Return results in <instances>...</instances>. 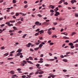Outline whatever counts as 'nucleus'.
Here are the masks:
<instances>
[{
  "label": "nucleus",
  "mask_w": 78,
  "mask_h": 78,
  "mask_svg": "<svg viewBox=\"0 0 78 78\" xmlns=\"http://www.w3.org/2000/svg\"><path fill=\"white\" fill-rule=\"evenodd\" d=\"M29 58L30 60H33V58H32V57H29Z\"/></svg>",
  "instance_id": "e433bc0d"
},
{
  "label": "nucleus",
  "mask_w": 78,
  "mask_h": 78,
  "mask_svg": "<svg viewBox=\"0 0 78 78\" xmlns=\"http://www.w3.org/2000/svg\"><path fill=\"white\" fill-rule=\"evenodd\" d=\"M8 55H9V53H6L4 54V56H8Z\"/></svg>",
  "instance_id": "a211bd4d"
},
{
  "label": "nucleus",
  "mask_w": 78,
  "mask_h": 78,
  "mask_svg": "<svg viewBox=\"0 0 78 78\" xmlns=\"http://www.w3.org/2000/svg\"><path fill=\"white\" fill-rule=\"evenodd\" d=\"M54 25H56L58 24V23H53Z\"/></svg>",
  "instance_id": "49530a36"
},
{
  "label": "nucleus",
  "mask_w": 78,
  "mask_h": 78,
  "mask_svg": "<svg viewBox=\"0 0 78 78\" xmlns=\"http://www.w3.org/2000/svg\"><path fill=\"white\" fill-rule=\"evenodd\" d=\"M52 38H54V37H55V38H57V36L55 35H54L52 37Z\"/></svg>",
  "instance_id": "ddd939ff"
},
{
  "label": "nucleus",
  "mask_w": 78,
  "mask_h": 78,
  "mask_svg": "<svg viewBox=\"0 0 78 78\" xmlns=\"http://www.w3.org/2000/svg\"><path fill=\"white\" fill-rule=\"evenodd\" d=\"M48 61H55V59H48Z\"/></svg>",
  "instance_id": "2eb2a0df"
},
{
  "label": "nucleus",
  "mask_w": 78,
  "mask_h": 78,
  "mask_svg": "<svg viewBox=\"0 0 78 78\" xmlns=\"http://www.w3.org/2000/svg\"><path fill=\"white\" fill-rule=\"evenodd\" d=\"M17 23H18V24H20V23H22V22L19 21V22H18Z\"/></svg>",
  "instance_id": "a18cd8bd"
},
{
  "label": "nucleus",
  "mask_w": 78,
  "mask_h": 78,
  "mask_svg": "<svg viewBox=\"0 0 78 78\" xmlns=\"http://www.w3.org/2000/svg\"><path fill=\"white\" fill-rule=\"evenodd\" d=\"M49 75H50L51 77H52V78L55 77V76H56L54 75V74H50Z\"/></svg>",
  "instance_id": "7ed1b4c3"
},
{
  "label": "nucleus",
  "mask_w": 78,
  "mask_h": 78,
  "mask_svg": "<svg viewBox=\"0 0 78 78\" xmlns=\"http://www.w3.org/2000/svg\"><path fill=\"white\" fill-rule=\"evenodd\" d=\"M26 77V76L25 75H24V76H22V77L23 78H25Z\"/></svg>",
  "instance_id": "79ce46f5"
},
{
  "label": "nucleus",
  "mask_w": 78,
  "mask_h": 78,
  "mask_svg": "<svg viewBox=\"0 0 78 78\" xmlns=\"http://www.w3.org/2000/svg\"><path fill=\"white\" fill-rule=\"evenodd\" d=\"M39 22H36L35 23V24L36 25H37V26L39 25Z\"/></svg>",
  "instance_id": "0eeeda50"
},
{
  "label": "nucleus",
  "mask_w": 78,
  "mask_h": 78,
  "mask_svg": "<svg viewBox=\"0 0 78 78\" xmlns=\"http://www.w3.org/2000/svg\"><path fill=\"white\" fill-rule=\"evenodd\" d=\"M50 12H54V10H50Z\"/></svg>",
  "instance_id": "c9c22d12"
},
{
  "label": "nucleus",
  "mask_w": 78,
  "mask_h": 78,
  "mask_svg": "<svg viewBox=\"0 0 78 78\" xmlns=\"http://www.w3.org/2000/svg\"><path fill=\"white\" fill-rule=\"evenodd\" d=\"M17 56H20V54H19V52L17 53Z\"/></svg>",
  "instance_id": "680f3d73"
},
{
  "label": "nucleus",
  "mask_w": 78,
  "mask_h": 78,
  "mask_svg": "<svg viewBox=\"0 0 78 78\" xmlns=\"http://www.w3.org/2000/svg\"><path fill=\"white\" fill-rule=\"evenodd\" d=\"M38 35H39V33H36L35 34V36H38Z\"/></svg>",
  "instance_id": "72a5a7b5"
},
{
  "label": "nucleus",
  "mask_w": 78,
  "mask_h": 78,
  "mask_svg": "<svg viewBox=\"0 0 78 78\" xmlns=\"http://www.w3.org/2000/svg\"><path fill=\"white\" fill-rule=\"evenodd\" d=\"M21 20L22 21V22H23V17H22L21 19Z\"/></svg>",
  "instance_id": "6e6d98bb"
},
{
  "label": "nucleus",
  "mask_w": 78,
  "mask_h": 78,
  "mask_svg": "<svg viewBox=\"0 0 78 78\" xmlns=\"http://www.w3.org/2000/svg\"><path fill=\"white\" fill-rule=\"evenodd\" d=\"M48 23H47L45 22L44 23H43L42 24V25H46L47 26V25H48Z\"/></svg>",
  "instance_id": "423d86ee"
},
{
  "label": "nucleus",
  "mask_w": 78,
  "mask_h": 78,
  "mask_svg": "<svg viewBox=\"0 0 78 78\" xmlns=\"http://www.w3.org/2000/svg\"><path fill=\"white\" fill-rule=\"evenodd\" d=\"M12 2H13V3H16V0H13Z\"/></svg>",
  "instance_id": "b1692460"
},
{
  "label": "nucleus",
  "mask_w": 78,
  "mask_h": 78,
  "mask_svg": "<svg viewBox=\"0 0 78 78\" xmlns=\"http://www.w3.org/2000/svg\"><path fill=\"white\" fill-rule=\"evenodd\" d=\"M76 34V33L75 32H73L71 36H73V35H74V34Z\"/></svg>",
  "instance_id": "f3484780"
},
{
  "label": "nucleus",
  "mask_w": 78,
  "mask_h": 78,
  "mask_svg": "<svg viewBox=\"0 0 78 78\" xmlns=\"http://www.w3.org/2000/svg\"><path fill=\"white\" fill-rule=\"evenodd\" d=\"M30 69H33V67H30L29 68Z\"/></svg>",
  "instance_id": "8fccbe9b"
},
{
  "label": "nucleus",
  "mask_w": 78,
  "mask_h": 78,
  "mask_svg": "<svg viewBox=\"0 0 78 78\" xmlns=\"http://www.w3.org/2000/svg\"><path fill=\"white\" fill-rule=\"evenodd\" d=\"M63 71L64 72H67V70H66V69H64V70H63Z\"/></svg>",
  "instance_id": "603ef678"
},
{
  "label": "nucleus",
  "mask_w": 78,
  "mask_h": 78,
  "mask_svg": "<svg viewBox=\"0 0 78 78\" xmlns=\"http://www.w3.org/2000/svg\"><path fill=\"white\" fill-rule=\"evenodd\" d=\"M41 44V45H44V44H45V43H44V42H42Z\"/></svg>",
  "instance_id": "69168bd1"
},
{
  "label": "nucleus",
  "mask_w": 78,
  "mask_h": 78,
  "mask_svg": "<svg viewBox=\"0 0 78 78\" xmlns=\"http://www.w3.org/2000/svg\"><path fill=\"white\" fill-rule=\"evenodd\" d=\"M60 57H61V58H64V56H63L62 55H61Z\"/></svg>",
  "instance_id": "5fc2aeb1"
},
{
  "label": "nucleus",
  "mask_w": 78,
  "mask_h": 78,
  "mask_svg": "<svg viewBox=\"0 0 78 78\" xmlns=\"http://www.w3.org/2000/svg\"><path fill=\"white\" fill-rule=\"evenodd\" d=\"M54 44L53 43H50L49 44L51 45H53Z\"/></svg>",
  "instance_id": "37998d69"
},
{
  "label": "nucleus",
  "mask_w": 78,
  "mask_h": 78,
  "mask_svg": "<svg viewBox=\"0 0 78 78\" xmlns=\"http://www.w3.org/2000/svg\"><path fill=\"white\" fill-rule=\"evenodd\" d=\"M43 46V45H42V44H40L39 46V47L38 48H42V47Z\"/></svg>",
  "instance_id": "aec40b11"
},
{
  "label": "nucleus",
  "mask_w": 78,
  "mask_h": 78,
  "mask_svg": "<svg viewBox=\"0 0 78 78\" xmlns=\"http://www.w3.org/2000/svg\"><path fill=\"white\" fill-rule=\"evenodd\" d=\"M63 61H64V62H67V60L66 59H64L63 60Z\"/></svg>",
  "instance_id": "412c9836"
},
{
  "label": "nucleus",
  "mask_w": 78,
  "mask_h": 78,
  "mask_svg": "<svg viewBox=\"0 0 78 78\" xmlns=\"http://www.w3.org/2000/svg\"><path fill=\"white\" fill-rule=\"evenodd\" d=\"M63 39H69V38L67 37L66 36L63 37Z\"/></svg>",
  "instance_id": "6e6552de"
},
{
  "label": "nucleus",
  "mask_w": 78,
  "mask_h": 78,
  "mask_svg": "<svg viewBox=\"0 0 78 78\" xmlns=\"http://www.w3.org/2000/svg\"><path fill=\"white\" fill-rule=\"evenodd\" d=\"M16 76V75H14L12 76V78H15V76Z\"/></svg>",
  "instance_id": "cd10ccee"
},
{
  "label": "nucleus",
  "mask_w": 78,
  "mask_h": 78,
  "mask_svg": "<svg viewBox=\"0 0 78 78\" xmlns=\"http://www.w3.org/2000/svg\"><path fill=\"white\" fill-rule=\"evenodd\" d=\"M66 42H67V43L69 42V40H66Z\"/></svg>",
  "instance_id": "774afa93"
},
{
  "label": "nucleus",
  "mask_w": 78,
  "mask_h": 78,
  "mask_svg": "<svg viewBox=\"0 0 78 78\" xmlns=\"http://www.w3.org/2000/svg\"><path fill=\"white\" fill-rule=\"evenodd\" d=\"M22 51V49H19L17 51V53H18V52H21Z\"/></svg>",
  "instance_id": "9d476101"
},
{
  "label": "nucleus",
  "mask_w": 78,
  "mask_h": 78,
  "mask_svg": "<svg viewBox=\"0 0 78 78\" xmlns=\"http://www.w3.org/2000/svg\"><path fill=\"white\" fill-rule=\"evenodd\" d=\"M1 48L2 50H4V49H5V47L3 46L1 47Z\"/></svg>",
  "instance_id": "7c9ffc66"
},
{
  "label": "nucleus",
  "mask_w": 78,
  "mask_h": 78,
  "mask_svg": "<svg viewBox=\"0 0 78 78\" xmlns=\"http://www.w3.org/2000/svg\"><path fill=\"white\" fill-rule=\"evenodd\" d=\"M55 13L56 14H55V16H58V15H59V14H60L59 12H57V11H56Z\"/></svg>",
  "instance_id": "f03ea898"
},
{
  "label": "nucleus",
  "mask_w": 78,
  "mask_h": 78,
  "mask_svg": "<svg viewBox=\"0 0 78 78\" xmlns=\"http://www.w3.org/2000/svg\"><path fill=\"white\" fill-rule=\"evenodd\" d=\"M17 70L18 71H20V70H21V69H20V68H18V69Z\"/></svg>",
  "instance_id": "864d4df0"
},
{
  "label": "nucleus",
  "mask_w": 78,
  "mask_h": 78,
  "mask_svg": "<svg viewBox=\"0 0 78 78\" xmlns=\"http://www.w3.org/2000/svg\"><path fill=\"white\" fill-rule=\"evenodd\" d=\"M71 48H74V46H70Z\"/></svg>",
  "instance_id": "de8ad7c7"
},
{
  "label": "nucleus",
  "mask_w": 78,
  "mask_h": 78,
  "mask_svg": "<svg viewBox=\"0 0 78 78\" xmlns=\"http://www.w3.org/2000/svg\"><path fill=\"white\" fill-rule=\"evenodd\" d=\"M69 45H70V46H73V44L72 43H69Z\"/></svg>",
  "instance_id": "f8f14e48"
},
{
  "label": "nucleus",
  "mask_w": 78,
  "mask_h": 78,
  "mask_svg": "<svg viewBox=\"0 0 78 78\" xmlns=\"http://www.w3.org/2000/svg\"><path fill=\"white\" fill-rule=\"evenodd\" d=\"M55 8H56V9H54V11H58V10H59V9H58V7H56Z\"/></svg>",
  "instance_id": "9b49d317"
},
{
  "label": "nucleus",
  "mask_w": 78,
  "mask_h": 78,
  "mask_svg": "<svg viewBox=\"0 0 78 78\" xmlns=\"http://www.w3.org/2000/svg\"><path fill=\"white\" fill-rule=\"evenodd\" d=\"M39 73V71H37L35 73V74L36 75L37 74V73Z\"/></svg>",
  "instance_id": "338daca9"
},
{
  "label": "nucleus",
  "mask_w": 78,
  "mask_h": 78,
  "mask_svg": "<svg viewBox=\"0 0 78 78\" xmlns=\"http://www.w3.org/2000/svg\"><path fill=\"white\" fill-rule=\"evenodd\" d=\"M19 13H16L15 16H19Z\"/></svg>",
  "instance_id": "c756f323"
},
{
  "label": "nucleus",
  "mask_w": 78,
  "mask_h": 78,
  "mask_svg": "<svg viewBox=\"0 0 78 78\" xmlns=\"http://www.w3.org/2000/svg\"><path fill=\"white\" fill-rule=\"evenodd\" d=\"M9 73H10L11 75H13L14 74V71L11 70L10 72H9Z\"/></svg>",
  "instance_id": "20e7f679"
},
{
  "label": "nucleus",
  "mask_w": 78,
  "mask_h": 78,
  "mask_svg": "<svg viewBox=\"0 0 78 78\" xmlns=\"http://www.w3.org/2000/svg\"><path fill=\"white\" fill-rule=\"evenodd\" d=\"M23 64H21V66H25V64H27V62H26V61H25V60H23Z\"/></svg>",
  "instance_id": "f257e3e1"
},
{
  "label": "nucleus",
  "mask_w": 78,
  "mask_h": 78,
  "mask_svg": "<svg viewBox=\"0 0 78 78\" xmlns=\"http://www.w3.org/2000/svg\"><path fill=\"white\" fill-rule=\"evenodd\" d=\"M34 60H35V61H37L38 59H37V58H34Z\"/></svg>",
  "instance_id": "052dcab7"
},
{
  "label": "nucleus",
  "mask_w": 78,
  "mask_h": 78,
  "mask_svg": "<svg viewBox=\"0 0 78 78\" xmlns=\"http://www.w3.org/2000/svg\"><path fill=\"white\" fill-rule=\"evenodd\" d=\"M5 26V24H2L0 25V27H4Z\"/></svg>",
  "instance_id": "4d7b16f0"
},
{
  "label": "nucleus",
  "mask_w": 78,
  "mask_h": 78,
  "mask_svg": "<svg viewBox=\"0 0 78 78\" xmlns=\"http://www.w3.org/2000/svg\"><path fill=\"white\" fill-rule=\"evenodd\" d=\"M44 62L42 61H39L38 62V63H42V62Z\"/></svg>",
  "instance_id": "393cba45"
},
{
  "label": "nucleus",
  "mask_w": 78,
  "mask_h": 78,
  "mask_svg": "<svg viewBox=\"0 0 78 78\" xmlns=\"http://www.w3.org/2000/svg\"><path fill=\"white\" fill-rule=\"evenodd\" d=\"M63 34H64L66 36H67V33L66 32L62 33Z\"/></svg>",
  "instance_id": "dca6fc26"
},
{
  "label": "nucleus",
  "mask_w": 78,
  "mask_h": 78,
  "mask_svg": "<svg viewBox=\"0 0 78 78\" xmlns=\"http://www.w3.org/2000/svg\"><path fill=\"white\" fill-rule=\"evenodd\" d=\"M78 42V40H76V41L73 42V44H75V43H76V42Z\"/></svg>",
  "instance_id": "4be33fe9"
},
{
  "label": "nucleus",
  "mask_w": 78,
  "mask_h": 78,
  "mask_svg": "<svg viewBox=\"0 0 78 78\" xmlns=\"http://www.w3.org/2000/svg\"><path fill=\"white\" fill-rule=\"evenodd\" d=\"M75 16L76 17H78V14H76L75 13Z\"/></svg>",
  "instance_id": "473e14b6"
},
{
  "label": "nucleus",
  "mask_w": 78,
  "mask_h": 78,
  "mask_svg": "<svg viewBox=\"0 0 78 78\" xmlns=\"http://www.w3.org/2000/svg\"><path fill=\"white\" fill-rule=\"evenodd\" d=\"M48 33L49 35H50V34H51V31H48Z\"/></svg>",
  "instance_id": "5701e85b"
},
{
  "label": "nucleus",
  "mask_w": 78,
  "mask_h": 78,
  "mask_svg": "<svg viewBox=\"0 0 78 78\" xmlns=\"http://www.w3.org/2000/svg\"><path fill=\"white\" fill-rule=\"evenodd\" d=\"M65 45H66V44H64L62 45V47L64 48V46H65Z\"/></svg>",
  "instance_id": "c03bdc74"
},
{
  "label": "nucleus",
  "mask_w": 78,
  "mask_h": 78,
  "mask_svg": "<svg viewBox=\"0 0 78 78\" xmlns=\"http://www.w3.org/2000/svg\"><path fill=\"white\" fill-rule=\"evenodd\" d=\"M13 28L14 30H17V28L15 27H13Z\"/></svg>",
  "instance_id": "a878e982"
},
{
  "label": "nucleus",
  "mask_w": 78,
  "mask_h": 78,
  "mask_svg": "<svg viewBox=\"0 0 78 78\" xmlns=\"http://www.w3.org/2000/svg\"><path fill=\"white\" fill-rule=\"evenodd\" d=\"M27 62H28V63H29V64H33V63H32V62H31V61H27Z\"/></svg>",
  "instance_id": "1a4fd4ad"
},
{
  "label": "nucleus",
  "mask_w": 78,
  "mask_h": 78,
  "mask_svg": "<svg viewBox=\"0 0 78 78\" xmlns=\"http://www.w3.org/2000/svg\"><path fill=\"white\" fill-rule=\"evenodd\" d=\"M5 23L7 25H8L9 24V23H9V22H6Z\"/></svg>",
  "instance_id": "58836bf2"
},
{
  "label": "nucleus",
  "mask_w": 78,
  "mask_h": 78,
  "mask_svg": "<svg viewBox=\"0 0 78 78\" xmlns=\"http://www.w3.org/2000/svg\"><path fill=\"white\" fill-rule=\"evenodd\" d=\"M62 20V18H59L58 20H59V21H61Z\"/></svg>",
  "instance_id": "f704fd0d"
},
{
  "label": "nucleus",
  "mask_w": 78,
  "mask_h": 78,
  "mask_svg": "<svg viewBox=\"0 0 78 78\" xmlns=\"http://www.w3.org/2000/svg\"><path fill=\"white\" fill-rule=\"evenodd\" d=\"M14 52H15V51H12V52H11L10 53H14Z\"/></svg>",
  "instance_id": "09e8293b"
},
{
  "label": "nucleus",
  "mask_w": 78,
  "mask_h": 78,
  "mask_svg": "<svg viewBox=\"0 0 78 78\" xmlns=\"http://www.w3.org/2000/svg\"><path fill=\"white\" fill-rule=\"evenodd\" d=\"M39 49V48H34V50H37Z\"/></svg>",
  "instance_id": "2f4dec72"
},
{
  "label": "nucleus",
  "mask_w": 78,
  "mask_h": 78,
  "mask_svg": "<svg viewBox=\"0 0 78 78\" xmlns=\"http://www.w3.org/2000/svg\"><path fill=\"white\" fill-rule=\"evenodd\" d=\"M13 59V58H7V59L8 60H11V59Z\"/></svg>",
  "instance_id": "bb28decb"
},
{
  "label": "nucleus",
  "mask_w": 78,
  "mask_h": 78,
  "mask_svg": "<svg viewBox=\"0 0 78 78\" xmlns=\"http://www.w3.org/2000/svg\"><path fill=\"white\" fill-rule=\"evenodd\" d=\"M64 5H68V3L67 2H65L64 3Z\"/></svg>",
  "instance_id": "ea45409f"
},
{
  "label": "nucleus",
  "mask_w": 78,
  "mask_h": 78,
  "mask_svg": "<svg viewBox=\"0 0 78 78\" xmlns=\"http://www.w3.org/2000/svg\"><path fill=\"white\" fill-rule=\"evenodd\" d=\"M44 73V72L43 71H41L39 72V74H42V73Z\"/></svg>",
  "instance_id": "6ab92c4d"
},
{
  "label": "nucleus",
  "mask_w": 78,
  "mask_h": 78,
  "mask_svg": "<svg viewBox=\"0 0 78 78\" xmlns=\"http://www.w3.org/2000/svg\"><path fill=\"white\" fill-rule=\"evenodd\" d=\"M37 16H39V17H42V15L40 14L37 15Z\"/></svg>",
  "instance_id": "c85d7f7f"
},
{
  "label": "nucleus",
  "mask_w": 78,
  "mask_h": 78,
  "mask_svg": "<svg viewBox=\"0 0 78 78\" xmlns=\"http://www.w3.org/2000/svg\"><path fill=\"white\" fill-rule=\"evenodd\" d=\"M44 32L43 31V30H40V33H44Z\"/></svg>",
  "instance_id": "3c124183"
},
{
  "label": "nucleus",
  "mask_w": 78,
  "mask_h": 78,
  "mask_svg": "<svg viewBox=\"0 0 78 78\" xmlns=\"http://www.w3.org/2000/svg\"><path fill=\"white\" fill-rule=\"evenodd\" d=\"M39 77H40V78H41V77H42V75H39L38 76Z\"/></svg>",
  "instance_id": "bf43d9fd"
},
{
  "label": "nucleus",
  "mask_w": 78,
  "mask_h": 78,
  "mask_svg": "<svg viewBox=\"0 0 78 78\" xmlns=\"http://www.w3.org/2000/svg\"><path fill=\"white\" fill-rule=\"evenodd\" d=\"M40 30L39 29H37L36 31V32H37V31H39Z\"/></svg>",
  "instance_id": "a19ab883"
},
{
  "label": "nucleus",
  "mask_w": 78,
  "mask_h": 78,
  "mask_svg": "<svg viewBox=\"0 0 78 78\" xmlns=\"http://www.w3.org/2000/svg\"><path fill=\"white\" fill-rule=\"evenodd\" d=\"M36 66L37 67H39V66H40V64H37Z\"/></svg>",
  "instance_id": "13d9d810"
},
{
  "label": "nucleus",
  "mask_w": 78,
  "mask_h": 78,
  "mask_svg": "<svg viewBox=\"0 0 78 78\" xmlns=\"http://www.w3.org/2000/svg\"><path fill=\"white\" fill-rule=\"evenodd\" d=\"M3 19V17L0 18V20H2Z\"/></svg>",
  "instance_id": "e2e57ef3"
},
{
  "label": "nucleus",
  "mask_w": 78,
  "mask_h": 78,
  "mask_svg": "<svg viewBox=\"0 0 78 78\" xmlns=\"http://www.w3.org/2000/svg\"><path fill=\"white\" fill-rule=\"evenodd\" d=\"M27 6H28L27 5H25L24 6V8H27Z\"/></svg>",
  "instance_id": "0e129e2a"
},
{
  "label": "nucleus",
  "mask_w": 78,
  "mask_h": 78,
  "mask_svg": "<svg viewBox=\"0 0 78 78\" xmlns=\"http://www.w3.org/2000/svg\"><path fill=\"white\" fill-rule=\"evenodd\" d=\"M62 2H63V1H62V0H61L60 1H59V2H58V4L59 5H60V4H61V3H62Z\"/></svg>",
  "instance_id": "4468645a"
},
{
  "label": "nucleus",
  "mask_w": 78,
  "mask_h": 78,
  "mask_svg": "<svg viewBox=\"0 0 78 78\" xmlns=\"http://www.w3.org/2000/svg\"><path fill=\"white\" fill-rule=\"evenodd\" d=\"M31 45H32V44L31 43H29L28 44H27L26 46V47H30V46Z\"/></svg>",
  "instance_id": "39448f33"
},
{
  "label": "nucleus",
  "mask_w": 78,
  "mask_h": 78,
  "mask_svg": "<svg viewBox=\"0 0 78 78\" xmlns=\"http://www.w3.org/2000/svg\"><path fill=\"white\" fill-rule=\"evenodd\" d=\"M71 3H72V4H73V3H74V2L73 1V0H72V1H71Z\"/></svg>",
  "instance_id": "4c0bfd02"
}]
</instances>
